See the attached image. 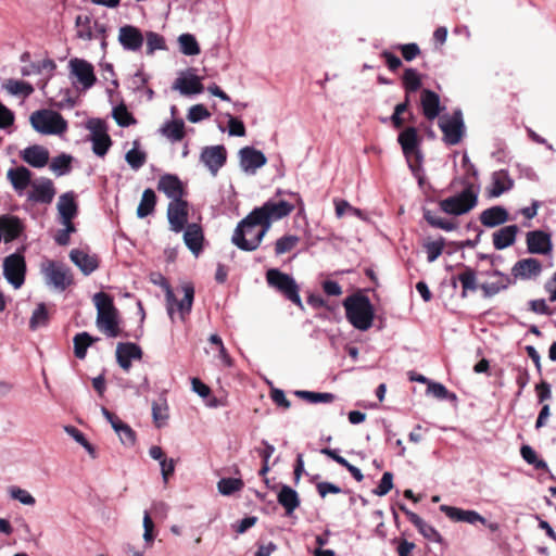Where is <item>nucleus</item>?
<instances>
[{
  "label": "nucleus",
  "instance_id": "obj_4",
  "mask_svg": "<svg viewBox=\"0 0 556 556\" xmlns=\"http://www.w3.org/2000/svg\"><path fill=\"white\" fill-rule=\"evenodd\" d=\"M343 306L346 319L354 328L366 331L372 326L375 311L366 295H350L343 301Z\"/></svg>",
  "mask_w": 556,
  "mask_h": 556
},
{
  "label": "nucleus",
  "instance_id": "obj_44",
  "mask_svg": "<svg viewBox=\"0 0 556 556\" xmlns=\"http://www.w3.org/2000/svg\"><path fill=\"white\" fill-rule=\"evenodd\" d=\"M278 502L286 509L287 516H291L300 505V500L294 489H280Z\"/></svg>",
  "mask_w": 556,
  "mask_h": 556
},
{
  "label": "nucleus",
  "instance_id": "obj_12",
  "mask_svg": "<svg viewBox=\"0 0 556 556\" xmlns=\"http://www.w3.org/2000/svg\"><path fill=\"white\" fill-rule=\"evenodd\" d=\"M26 263L23 255L13 253L3 261V275L9 283L15 289L23 286L25 281Z\"/></svg>",
  "mask_w": 556,
  "mask_h": 556
},
{
  "label": "nucleus",
  "instance_id": "obj_43",
  "mask_svg": "<svg viewBox=\"0 0 556 556\" xmlns=\"http://www.w3.org/2000/svg\"><path fill=\"white\" fill-rule=\"evenodd\" d=\"M146 41V54L153 55L156 51H165L167 50L165 38L152 30L146 31L143 34Z\"/></svg>",
  "mask_w": 556,
  "mask_h": 556
},
{
  "label": "nucleus",
  "instance_id": "obj_37",
  "mask_svg": "<svg viewBox=\"0 0 556 556\" xmlns=\"http://www.w3.org/2000/svg\"><path fill=\"white\" fill-rule=\"evenodd\" d=\"M514 186L513 179L509 177L507 170L501 169L494 172L492 175V189L491 197L497 198L504 192L510 190Z\"/></svg>",
  "mask_w": 556,
  "mask_h": 556
},
{
  "label": "nucleus",
  "instance_id": "obj_64",
  "mask_svg": "<svg viewBox=\"0 0 556 556\" xmlns=\"http://www.w3.org/2000/svg\"><path fill=\"white\" fill-rule=\"evenodd\" d=\"M530 309L536 314L548 315L553 314V311L549 309L546 301L544 299L531 300L529 302Z\"/></svg>",
  "mask_w": 556,
  "mask_h": 556
},
{
  "label": "nucleus",
  "instance_id": "obj_35",
  "mask_svg": "<svg viewBox=\"0 0 556 556\" xmlns=\"http://www.w3.org/2000/svg\"><path fill=\"white\" fill-rule=\"evenodd\" d=\"M518 230L516 225H508L495 231L492 236L494 248L496 250H504L513 245L516 241Z\"/></svg>",
  "mask_w": 556,
  "mask_h": 556
},
{
  "label": "nucleus",
  "instance_id": "obj_30",
  "mask_svg": "<svg viewBox=\"0 0 556 556\" xmlns=\"http://www.w3.org/2000/svg\"><path fill=\"white\" fill-rule=\"evenodd\" d=\"M479 219L483 226L493 228L505 224L509 219V215L505 207L495 205L482 211Z\"/></svg>",
  "mask_w": 556,
  "mask_h": 556
},
{
  "label": "nucleus",
  "instance_id": "obj_29",
  "mask_svg": "<svg viewBox=\"0 0 556 556\" xmlns=\"http://www.w3.org/2000/svg\"><path fill=\"white\" fill-rule=\"evenodd\" d=\"M70 258L85 275H90L99 266L97 256L81 249H73L70 252Z\"/></svg>",
  "mask_w": 556,
  "mask_h": 556
},
{
  "label": "nucleus",
  "instance_id": "obj_16",
  "mask_svg": "<svg viewBox=\"0 0 556 556\" xmlns=\"http://www.w3.org/2000/svg\"><path fill=\"white\" fill-rule=\"evenodd\" d=\"M542 273V264L533 257L519 260L511 267V276L515 280H531L538 278Z\"/></svg>",
  "mask_w": 556,
  "mask_h": 556
},
{
  "label": "nucleus",
  "instance_id": "obj_50",
  "mask_svg": "<svg viewBox=\"0 0 556 556\" xmlns=\"http://www.w3.org/2000/svg\"><path fill=\"white\" fill-rule=\"evenodd\" d=\"M49 321V313L45 303H39L33 312L29 319V328L37 330L40 327H45Z\"/></svg>",
  "mask_w": 556,
  "mask_h": 556
},
{
  "label": "nucleus",
  "instance_id": "obj_53",
  "mask_svg": "<svg viewBox=\"0 0 556 556\" xmlns=\"http://www.w3.org/2000/svg\"><path fill=\"white\" fill-rule=\"evenodd\" d=\"M424 218L430 226L434 228H439L445 231H452L456 229V225L454 223L438 216L431 210H424Z\"/></svg>",
  "mask_w": 556,
  "mask_h": 556
},
{
  "label": "nucleus",
  "instance_id": "obj_14",
  "mask_svg": "<svg viewBox=\"0 0 556 556\" xmlns=\"http://www.w3.org/2000/svg\"><path fill=\"white\" fill-rule=\"evenodd\" d=\"M88 128L91 131L90 141L92 143L93 153L100 157H103L112 144V140L108 135L103 123L100 119L90 121Z\"/></svg>",
  "mask_w": 556,
  "mask_h": 556
},
{
  "label": "nucleus",
  "instance_id": "obj_19",
  "mask_svg": "<svg viewBox=\"0 0 556 556\" xmlns=\"http://www.w3.org/2000/svg\"><path fill=\"white\" fill-rule=\"evenodd\" d=\"M167 218L172 231L178 233L184 230L188 220L187 202L185 200L170 201L167 207Z\"/></svg>",
  "mask_w": 556,
  "mask_h": 556
},
{
  "label": "nucleus",
  "instance_id": "obj_36",
  "mask_svg": "<svg viewBox=\"0 0 556 556\" xmlns=\"http://www.w3.org/2000/svg\"><path fill=\"white\" fill-rule=\"evenodd\" d=\"M397 141L401 144L403 154L408 161L413 153L417 155V152H420L419 150H417L418 136L417 130L414 127H408L405 130H403L399 135Z\"/></svg>",
  "mask_w": 556,
  "mask_h": 556
},
{
  "label": "nucleus",
  "instance_id": "obj_18",
  "mask_svg": "<svg viewBox=\"0 0 556 556\" xmlns=\"http://www.w3.org/2000/svg\"><path fill=\"white\" fill-rule=\"evenodd\" d=\"M55 193L56 191L52 180L42 177L31 184V191L28 193V200L36 203L50 204L53 201Z\"/></svg>",
  "mask_w": 556,
  "mask_h": 556
},
{
  "label": "nucleus",
  "instance_id": "obj_17",
  "mask_svg": "<svg viewBox=\"0 0 556 556\" xmlns=\"http://www.w3.org/2000/svg\"><path fill=\"white\" fill-rule=\"evenodd\" d=\"M200 159L212 175L216 176L219 168L226 163L227 151L224 146L206 147L202 150Z\"/></svg>",
  "mask_w": 556,
  "mask_h": 556
},
{
  "label": "nucleus",
  "instance_id": "obj_60",
  "mask_svg": "<svg viewBox=\"0 0 556 556\" xmlns=\"http://www.w3.org/2000/svg\"><path fill=\"white\" fill-rule=\"evenodd\" d=\"M427 392L440 400H445L448 397H453V399L456 397L455 394L448 392V390L445 388V386H443L442 383H439V382H432V381L429 382Z\"/></svg>",
  "mask_w": 556,
  "mask_h": 556
},
{
  "label": "nucleus",
  "instance_id": "obj_34",
  "mask_svg": "<svg viewBox=\"0 0 556 556\" xmlns=\"http://www.w3.org/2000/svg\"><path fill=\"white\" fill-rule=\"evenodd\" d=\"M56 207L60 219H65L66 223H68V219L76 217L78 213V206L75 201L74 192L70 191L61 194Z\"/></svg>",
  "mask_w": 556,
  "mask_h": 556
},
{
  "label": "nucleus",
  "instance_id": "obj_10",
  "mask_svg": "<svg viewBox=\"0 0 556 556\" xmlns=\"http://www.w3.org/2000/svg\"><path fill=\"white\" fill-rule=\"evenodd\" d=\"M70 78L77 89L89 90L97 81L93 65L85 59L73 58L68 61Z\"/></svg>",
  "mask_w": 556,
  "mask_h": 556
},
{
  "label": "nucleus",
  "instance_id": "obj_32",
  "mask_svg": "<svg viewBox=\"0 0 556 556\" xmlns=\"http://www.w3.org/2000/svg\"><path fill=\"white\" fill-rule=\"evenodd\" d=\"M184 96L198 94L203 91V85L197 75L179 76L173 86Z\"/></svg>",
  "mask_w": 556,
  "mask_h": 556
},
{
  "label": "nucleus",
  "instance_id": "obj_42",
  "mask_svg": "<svg viewBox=\"0 0 556 556\" xmlns=\"http://www.w3.org/2000/svg\"><path fill=\"white\" fill-rule=\"evenodd\" d=\"M168 404L165 397L152 403V419L156 428H162L167 424L169 418Z\"/></svg>",
  "mask_w": 556,
  "mask_h": 556
},
{
  "label": "nucleus",
  "instance_id": "obj_54",
  "mask_svg": "<svg viewBox=\"0 0 556 556\" xmlns=\"http://www.w3.org/2000/svg\"><path fill=\"white\" fill-rule=\"evenodd\" d=\"M300 241V238L294 235L282 236L277 239L275 243V253L276 255H281L293 250Z\"/></svg>",
  "mask_w": 556,
  "mask_h": 556
},
{
  "label": "nucleus",
  "instance_id": "obj_59",
  "mask_svg": "<svg viewBox=\"0 0 556 556\" xmlns=\"http://www.w3.org/2000/svg\"><path fill=\"white\" fill-rule=\"evenodd\" d=\"M211 114L207 111V109L203 104H195L191 106L188 111V119L191 123H199L207 117H210Z\"/></svg>",
  "mask_w": 556,
  "mask_h": 556
},
{
  "label": "nucleus",
  "instance_id": "obj_39",
  "mask_svg": "<svg viewBox=\"0 0 556 556\" xmlns=\"http://www.w3.org/2000/svg\"><path fill=\"white\" fill-rule=\"evenodd\" d=\"M160 132L172 142H177L185 137V123L182 119L166 122L160 128Z\"/></svg>",
  "mask_w": 556,
  "mask_h": 556
},
{
  "label": "nucleus",
  "instance_id": "obj_25",
  "mask_svg": "<svg viewBox=\"0 0 556 556\" xmlns=\"http://www.w3.org/2000/svg\"><path fill=\"white\" fill-rule=\"evenodd\" d=\"M24 229L22 220L14 215H0V233L1 240L11 242L20 237Z\"/></svg>",
  "mask_w": 556,
  "mask_h": 556
},
{
  "label": "nucleus",
  "instance_id": "obj_8",
  "mask_svg": "<svg viewBox=\"0 0 556 556\" xmlns=\"http://www.w3.org/2000/svg\"><path fill=\"white\" fill-rule=\"evenodd\" d=\"M267 285L282 294L287 300L303 308V303L300 296V288L295 279L277 268H270L266 271Z\"/></svg>",
  "mask_w": 556,
  "mask_h": 556
},
{
  "label": "nucleus",
  "instance_id": "obj_46",
  "mask_svg": "<svg viewBox=\"0 0 556 556\" xmlns=\"http://www.w3.org/2000/svg\"><path fill=\"white\" fill-rule=\"evenodd\" d=\"M156 204V195L155 192L148 188L143 191L140 203L137 207V216L139 218H144L148 215L152 214Z\"/></svg>",
  "mask_w": 556,
  "mask_h": 556
},
{
  "label": "nucleus",
  "instance_id": "obj_20",
  "mask_svg": "<svg viewBox=\"0 0 556 556\" xmlns=\"http://www.w3.org/2000/svg\"><path fill=\"white\" fill-rule=\"evenodd\" d=\"M527 249L531 254H551L553 243L548 233L542 230H533L527 233Z\"/></svg>",
  "mask_w": 556,
  "mask_h": 556
},
{
  "label": "nucleus",
  "instance_id": "obj_49",
  "mask_svg": "<svg viewBox=\"0 0 556 556\" xmlns=\"http://www.w3.org/2000/svg\"><path fill=\"white\" fill-rule=\"evenodd\" d=\"M402 79L407 94L417 91L421 87V76L415 68H406Z\"/></svg>",
  "mask_w": 556,
  "mask_h": 556
},
{
  "label": "nucleus",
  "instance_id": "obj_48",
  "mask_svg": "<svg viewBox=\"0 0 556 556\" xmlns=\"http://www.w3.org/2000/svg\"><path fill=\"white\" fill-rule=\"evenodd\" d=\"M139 141H134V148L127 151L125 155V160L127 164L134 169L138 170L141 168L147 162V153L138 149Z\"/></svg>",
  "mask_w": 556,
  "mask_h": 556
},
{
  "label": "nucleus",
  "instance_id": "obj_57",
  "mask_svg": "<svg viewBox=\"0 0 556 556\" xmlns=\"http://www.w3.org/2000/svg\"><path fill=\"white\" fill-rule=\"evenodd\" d=\"M115 122L122 127H128L136 123L134 116L127 111L126 106L119 105L113 110Z\"/></svg>",
  "mask_w": 556,
  "mask_h": 556
},
{
  "label": "nucleus",
  "instance_id": "obj_38",
  "mask_svg": "<svg viewBox=\"0 0 556 556\" xmlns=\"http://www.w3.org/2000/svg\"><path fill=\"white\" fill-rule=\"evenodd\" d=\"M2 88L11 96L21 97L23 99L28 98L35 90L31 84L12 78L5 80Z\"/></svg>",
  "mask_w": 556,
  "mask_h": 556
},
{
  "label": "nucleus",
  "instance_id": "obj_23",
  "mask_svg": "<svg viewBox=\"0 0 556 556\" xmlns=\"http://www.w3.org/2000/svg\"><path fill=\"white\" fill-rule=\"evenodd\" d=\"M157 190L163 192L172 201L182 200L184 186L181 180L173 174L161 176L157 182Z\"/></svg>",
  "mask_w": 556,
  "mask_h": 556
},
{
  "label": "nucleus",
  "instance_id": "obj_47",
  "mask_svg": "<svg viewBox=\"0 0 556 556\" xmlns=\"http://www.w3.org/2000/svg\"><path fill=\"white\" fill-rule=\"evenodd\" d=\"M179 51L188 56L198 55L201 50L195 37L191 34H181L178 39Z\"/></svg>",
  "mask_w": 556,
  "mask_h": 556
},
{
  "label": "nucleus",
  "instance_id": "obj_21",
  "mask_svg": "<svg viewBox=\"0 0 556 556\" xmlns=\"http://www.w3.org/2000/svg\"><path fill=\"white\" fill-rule=\"evenodd\" d=\"M440 510L443 511L452 521L466 522L469 525L485 522V518L476 510L463 509L448 505H442Z\"/></svg>",
  "mask_w": 556,
  "mask_h": 556
},
{
  "label": "nucleus",
  "instance_id": "obj_62",
  "mask_svg": "<svg viewBox=\"0 0 556 556\" xmlns=\"http://www.w3.org/2000/svg\"><path fill=\"white\" fill-rule=\"evenodd\" d=\"M228 131L230 136L243 137L245 135L244 124L240 119L229 115Z\"/></svg>",
  "mask_w": 556,
  "mask_h": 556
},
{
  "label": "nucleus",
  "instance_id": "obj_13",
  "mask_svg": "<svg viewBox=\"0 0 556 556\" xmlns=\"http://www.w3.org/2000/svg\"><path fill=\"white\" fill-rule=\"evenodd\" d=\"M117 41L124 51L136 53L141 51L144 36L139 27L125 24L118 28Z\"/></svg>",
  "mask_w": 556,
  "mask_h": 556
},
{
  "label": "nucleus",
  "instance_id": "obj_6",
  "mask_svg": "<svg viewBox=\"0 0 556 556\" xmlns=\"http://www.w3.org/2000/svg\"><path fill=\"white\" fill-rule=\"evenodd\" d=\"M479 188L473 184H466L463 191L443 199L439 206L442 212L448 215H464L476 207L478 203Z\"/></svg>",
  "mask_w": 556,
  "mask_h": 556
},
{
  "label": "nucleus",
  "instance_id": "obj_24",
  "mask_svg": "<svg viewBox=\"0 0 556 556\" xmlns=\"http://www.w3.org/2000/svg\"><path fill=\"white\" fill-rule=\"evenodd\" d=\"M21 157L31 167L42 168L49 163L50 154L43 146L33 144L21 151Z\"/></svg>",
  "mask_w": 556,
  "mask_h": 556
},
{
  "label": "nucleus",
  "instance_id": "obj_28",
  "mask_svg": "<svg viewBox=\"0 0 556 556\" xmlns=\"http://www.w3.org/2000/svg\"><path fill=\"white\" fill-rule=\"evenodd\" d=\"M490 276L495 277L496 280L491 282H484L480 286L484 298L494 296L501 291L506 290L513 283L511 278L500 270H493L492 273H490Z\"/></svg>",
  "mask_w": 556,
  "mask_h": 556
},
{
  "label": "nucleus",
  "instance_id": "obj_1",
  "mask_svg": "<svg viewBox=\"0 0 556 556\" xmlns=\"http://www.w3.org/2000/svg\"><path fill=\"white\" fill-rule=\"evenodd\" d=\"M277 194H287L289 200H268L262 206L254 208L256 218H261L263 224L270 228L273 222L282 219L290 215L295 208H299V214L304 213V202L298 192L286 191L278 189Z\"/></svg>",
  "mask_w": 556,
  "mask_h": 556
},
{
  "label": "nucleus",
  "instance_id": "obj_7",
  "mask_svg": "<svg viewBox=\"0 0 556 556\" xmlns=\"http://www.w3.org/2000/svg\"><path fill=\"white\" fill-rule=\"evenodd\" d=\"M31 127L40 135H63L68 127L66 119L56 111L41 109L29 116Z\"/></svg>",
  "mask_w": 556,
  "mask_h": 556
},
{
  "label": "nucleus",
  "instance_id": "obj_9",
  "mask_svg": "<svg viewBox=\"0 0 556 556\" xmlns=\"http://www.w3.org/2000/svg\"><path fill=\"white\" fill-rule=\"evenodd\" d=\"M40 271L46 285L58 291H65L73 283L71 269L61 262L45 260Z\"/></svg>",
  "mask_w": 556,
  "mask_h": 556
},
{
  "label": "nucleus",
  "instance_id": "obj_51",
  "mask_svg": "<svg viewBox=\"0 0 556 556\" xmlns=\"http://www.w3.org/2000/svg\"><path fill=\"white\" fill-rule=\"evenodd\" d=\"M298 397L307 401L312 404L317 403H331L334 400V394L328 392H313V391H295Z\"/></svg>",
  "mask_w": 556,
  "mask_h": 556
},
{
  "label": "nucleus",
  "instance_id": "obj_33",
  "mask_svg": "<svg viewBox=\"0 0 556 556\" xmlns=\"http://www.w3.org/2000/svg\"><path fill=\"white\" fill-rule=\"evenodd\" d=\"M203 231L200 225L192 223L187 225L184 232V241L188 249L195 255L202 250Z\"/></svg>",
  "mask_w": 556,
  "mask_h": 556
},
{
  "label": "nucleus",
  "instance_id": "obj_55",
  "mask_svg": "<svg viewBox=\"0 0 556 556\" xmlns=\"http://www.w3.org/2000/svg\"><path fill=\"white\" fill-rule=\"evenodd\" d=\"M424 248L427 253V261L433 263L442 254L445 248V240L441 237L438 240L425 242Z\"/></svg>",
  "mask_w": 556,
  "mask_h": 556
},
{
  "label": "nucleus",
  "instance_id": "obj_11",
  "mask_svg": "<svg viewBox=\"0 0 556 556\" xmlns=\"http://www.w3.org/2000/svg\"><path fill=\"white\" fill-rule=\"evenodd\" d=\"M439 128L443 134L442 140L447 146L458 144L465 135L463 113L456 110L452 115H443L439 119Z\"/></svg>",
  "mask_w": 556,
  "mask_h": 556
},
{
  "label": "nucleus",
  "instance_id": "obj_27",
  "mask_svg": "<svg viewBox=\"0 0 556 556\" xmlns=\"http://www.w3.org/2000/svg\"><path fill=\"white\" fill-rule=\"evenodd\" d=\"M420 103L422 113L429 121L437 118L442 110L439 94L430 89L421 91Z\"/></svg>",
  "mask_w": 556,
  "mask_h": 556
},
{
  "label": "nucleus",
  "instance_id": "obj_41",
  "mask_svg": "<svg viewBox=\"0 0 556 556\" xmlns=\"http://www.w3.org/2000/svg\"><path fill=\"white\" fill-rule=\"evenodd\" d=\"M76 36L79 39L90 41L97 39L93 34V21L88 15H78L75 20Z\"/></svg>",
  "mask_w": 556,
  "mask_h": 556
},
{
  "label": "nucleus",
  "instance_id": "obj_61",
  "mask_svg": "<svg viewBox=\"0 0 556 556\" xmlns=\"http://www.w3.org/2000/svg\"><path fill=\"white\" fill-rule=\"evenodd\" d=\"M59 97L60 99L53 103L58 109H73L75 106L76 102L70 89L60 90Z\"/></svg>",
  "mask_w": 556,
  "mask_h": 556
},
{
  "label": "nucleus",
  "instance_id": "obj_56",
  "mask_svg": "<svg viewBox=\"0 0 556 556\" xmlns=\"http://www.w3.org/2000/svg\"><path fill=\"white\" fill-rule=\"evenodd\" d=\"M65 431L70 434L77 443H79L92 457L96 456L94 447L87 441L85 434L74 426H66Z\"/></svg>",
  "mask_w": 556,
  "mask_h": 556
},
{
  "label": "nucleus",
  "instance_id": "obj_45",
  "mask_svg": "<svg viewBox=\"0 0 556 556\" xmlns=\"http://www.w3.org/2000/svg\"><path fill=\"white\" fill-rule=\"evenodd\" d=\"M98 340V338L91 337L86 331L77 333L73 339L75 356L78 359H84L86 357L88 348Z\"/></svg>",
  "mask_w": 556,
  "mask_h": 556
},
{
  "label": "nucleus",
  "instance_id": "obj_63",
  "mask_svg": "<svg viewBox=\"0 0 556 556\" xmlns=\"http://www.w3.org/2000/svg\"><path fill=\"white\" fill-rule=\"evenodd\" d=\"M401 49L404 60L412 61L420 54V49L417 43H405L399 47Z\"/></svg>",
  "mask_w": 556,
  "mask_h": 556
},
{
  "label": "nucleus",
  "instance_id": "obj_40",
  "mask_svg": "<svg viewBox=\"0 0 556 556\" xmlns=\"http://www.w3.org/2000/svg\"><path fill=\"white\" fill-rule=\"evenodd\" d=\"M456 280L462 283V298H466L468 291L475 292L478 289L476 271L468 266H465L464 271L453 280L454 287H456Z\"/></svg>",
  "mask_w": 556,
  "mask_h": 556
},
{
  "label": "nucleus",
  "instance_id": "obj_58",
  "mask_svg": "<svg viewBox=\"0 0 556 556\" xmlns=\"http://www.w3.org/2000/svg\"><path fill=\"white\" fill-rule=\"evenodd\" d=\"M122 444L125 446H134L136 443V432L131 429L129 425L126 422L123 426H119L118 431H116Z\"/></svg>",
  "mask_w": 556,
  "mask_h": 556
},
{
  "label": "nucleus",
  "instance_id": "obj_31",
  "mask_svg": "<svg viewBox=\"0 0 556 556\" xmlns=\"http://www.w3.org/2000/svg\"><path fill=\"white\" fill-rule=\"evenodd\" d=\"M7 177L13 189L20 194L31 185V172L25 166H17L8 170Z\"/></svg>",
  "mask_w": 556,
  "mask_h": 556
},
{
  "label": "nucleus",
  "instance_id": "obj_3",
  "mask_svg": "<svg viewBox=\"0 0 556 556\" xmlns=\"http://www.w3.org/2000/svg\"><path fill=\"white\" fill-rule=\"evenodd\" d=\"M92 302L97 308V328L108 338L118 337L121 334L119 313L113 298L105 292H98L93 294Z\"/></svg>",
  "mask_w": 556,
  "mask_h": 556
},
{
  "label": "nucleus",
  "instance_id": "obj_2",
  "mask_svg": "<svg viewBox=\"0 0 556 556\" xmlns=\"http://www.w3.org/2000/svg\"><path fill=\"white\" fill-rule=\"evenodd\" d=\"M269 228L263 224L261 218H256L254 210L240 220L232 233L231 242L242 251L256 250Z\"/></svg>",
  "mask_w": 556,
  "mask_h": 556
},
{
  "label": "nucleus",
  "instance_id": "obj_26",
  "mask_svg": "<svg viewBox=\"0 0 556 556\" xmlns=\"http://www.w3.org/2000/svg\"><path fill=\"white\" fill-rule=\"evenodd\" d=\"M141 357L142 351L136 343H118L116 346V359L124 370L130 368L132 359H140Z\"/></svg>",
  "mask_w": 556,
  "mask_h": 556
},
{
  "label": "nucleus",
  "instance_id": "obj_5",
  "mask_svg": "<svg viewBox=\"0 0 556 556\" xmlns=\"http://www.w3.org/2000/svg\"><path fill=\"white\" fill-rule=\"evenodd\" d=\"M161 286L165 290L166 309L172 321L175 319V313L177 312L180 320L185 321L186 317L191 313L193 300H194V288L190 282L184 283L178 291L182 293V299L178 301L175 296L170 286L161 278Z\"/></svg>",
  "mask_w": 556,
  "mask_h": 556
},
{
  "label": "nucleus",
  "instance_id": "obj_15",
  "mask_svg": "<svg viewBox=\"0 0 556 556\" xmlns=\"http://www.w3.org/2000/svg\"><path fill=\"white\" fill-rule=\"evenodd\" d=\"M241 169L247 174H255L267 162L265 154L253 147H244L239 151Z\"/></svg>",
  "mask_w": 556,
  "mask_h": 556
},
{
  "label": "nucleus",
  "instance_id": "obj_52",
  "mask_svg": "<svg viewBox=\"0 0 556 556\" xmlns=\"http://www.w3.org/2000/svg\"><path fill=\"white\" fill-rule=\"evenodd\" d=\"M71 163L72 156L65 153H62L52 159L50 163V169L56 176H64L71 172Z\"/></svg>",
  "mask_w": 556,
  "mask_h": 556
},
{
  "label": "nucleus",
  "instance_id": "obj_22",
  "mask_svg": "<svg viewBox=\"0 0 556 556\" xmlns=\"http://www.w3.org/2000/svg\"><path fill=\"white\" fill-rule=\"evenodd\" d=\"M400 509L406 515L407 519L418 529L419 533L427 540L442 543L443 538L435 528L427 523L417 514L407 509L404 505H400Z\"/></svg>",
  "mask_w": 556,
  "mask_h": 556
}]
</instances>
